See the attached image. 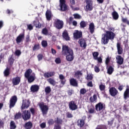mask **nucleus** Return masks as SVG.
Returning <instances> with one entry per match:
<instances>
[{"label":"nucleus","instance_id":"obj_1","mask_svg":"<svg viewBox=\"0 0 129 129\" xmlns=\"http://www.w3.org/2000/svg\"><path fill=\"white\" fill-rule=\"evenodd\" d=\"M114 28H110L109 31H106L105 33L102 34L101 38L102 44L103 45H107L109 42V40L113 41L115 38V33H114Z\"/></svg>","mask_w":129,"mask_h":129},{"label":"nucleus","instance_id":"obj_2","mask_svg":"<svg viewBox=\"0 0 129 129\" xmlns=\"http://www.w3.org/2000/svg\"><path fill=\"white\" fill-rule=\"evenodd\" d=\"M62 52L64 55H66V59L69 62H71L74 60V52L72 49L69 48L68 45H62Z\"/></svg>","mask_w":129,"mask_h":129},{"label":"nucleus","instance_id":"obj_3","mask_svg":"<svg viewBox=\"0 0 129 129\" xmlns=\"http://www.w3.org/2000/svg\"><path fill=\"white\" fill-rule=\"evenodd\" d=\"M33 71L31 69H29L26 70L24 74V77L26 79H27L28 83H32L35 81V79H36V76L35 75L34 76L31 75Z\"/></svg>","mask_w":129,"mask_h":129},{"label":"nucleus","instance_id":"obj_4","mask_svg":"<svg viewBox=\"0 0 129 129\" xmlns=\"http://www.w3.org/2000/svg\"><path fill=\"white\" fill-rule=\"evenodd\" d=\"M86 5L84 7L86 12H91L93 10V1L92 0H85Z\"/></svg>","mask_w":129,"mask_h":129},{"label":"nucleus","instance_id":"obj_5","mask_svg":"<svg viewBox=\"0 0 129 129\" xmlns=\"http://www.w3.org/2000/svg\"><path fill=\"white\" fill-rule=\"evenodd\" d=\"M39 106L42 111L43 115H46L48 113V110H49V107L47 105H45L44 102H41L39 104Z\"/></svg>","mask_w":129,"mask_h":129},{"label":"nucleus","instance_id":"obj_6","mask_svg":"<svg viewBox=\"0 0 129 129\" xmlns=\"http://www.w3.org/2000/svg\"><path fill=\"white\" fill-rule=\"evenodd\" d=\"M53 26L58 30H61L64 26V22L62 20L56 19L53 23Z\"/></svg>","mask_w":129,"mask_h":129},{"label":"nucleus","instance_id":"obj_7","mask_svg":"<svg viewBox=\"0 0 129 129\" xmlns=\"http://www.w3.org/2000/svg\"><path fill=\"white\" fill-rule=\"evenodd\" d=\"M30 104H31V102L30 101V99H24L22 100V105L21 106V109H27L30 107Z\"/></svg>","mask_w":129,"mask_h":129},{"label":"nucleus","instance_id":"obj_8","mask_svg":"<svg viewBox=\"0 0 129 129\" xmlns=\"http://www.w3.org/2000/svg\"><path fill=\"white\" fill-rule=\"evenodd\" d=\"M18 101V97L17 96L14 95L12 96L10 100V105L9 107L10 108H13L16 105L17 102Z\"/></svg>","mask_w":129,"mask_h":129},{"label":"nucleus","instance_id":"obj_9","mask_svg":"<svg viewBox=\"0 0 129 129\" xmlns=\"http://www.w3.org/2000/svg\"><path fill=\"white\" fill-rule=\"evenodd\" d=\"M59 7L61 12H66L68 6L66 5V0H59Z\"/></svg>","mask_w":129,"mask_h":129},{"label":"nucleus","instance_id":"obj_10","mask_svg":"<svg viewBox=\"0 0 129 129\" xmlns=\"http://www.w3.org/2000/svg\"><path fill=\"white\" fill-rule=\"evenodd\" d=\"M22 118L25 121L29 120L31 118V112L29 110H24L23 111Z\"/></svg>","mask_w":129,"mask_h":129},{"label":"nucleus","instance_id":"obj_11","mask_svg":"<svg viewBox=\"0 0 129 129\" xmlns=\"http://www.w3.org/2000/svg\"><path fill=\"white\" fill-rule=\"evenodd\" d=\"M82 119H79L77 121V125L79 126L80 128L81 127H83L84 126V124H85V121L86 120V116H83L82 117Z\"/></svg>","mask_w":129,"mask_h":129},{"label":"nucleus","instance_id":"obj_12","mask_svg":"<svg viewBox=\"0 0 129 129\" xmlns=\"http://www.w3.org/2000/svg\"><path fill=\"white\" fill-rule=\"evenodd\" d=\"M105 109V105L103 103L100 102L95 105V110L97 111H101Z\"/></svg>","mask_w":129,"mask_h":129},{"label":"nucleus","instance_id":"obj_13","mask_svg":"<svg viewBox=\"0 0 129 129\" xmlns=\"http://www.w3.org/2000/svg\"><path fill=\"white\" fill-rule=\"evenodd\" d=\"M110 95L112 97H115L118 94V91L115 87H112L109 90Z\"/></svg>","mask_w":129,"mask_h":129},{"label":"nucleus","instance_id":"obj_14","mask_svg":"<svg viewBox=\"0 0 129 129\" xmlns=\"http://www.w3.org/2000/svg\"><path fill=\"white\" fill-rule=\"evenodd\" d=\"M69 107L71 110H76L78 108V106L74 101H71L69 103Z\"/></svg>","mask_w":129,"mask_h":129},{"label":"nucleus","instance_id":"obj_15","mask_svg":"<svg viewBox=\"0 0 129 129\" xmlns=\"http://www.w3.org/2000/svg\"><path fill=\"white\" fill-rule=\"evenodd\" d=\"M25 38V33H21L19 34L18 36L16 38V41L17 44H20L21 42H23V40H24Z\"/></svg>","mask_w":129,"mask_h":129},{"label":"nucleus","instance_id":"obj_16","mask_svg":"<svg viewBox=\"0 0 129 129\" xmlns=\"http://www.w3.org/2000/svg\"><path fill=\"white\" fill-rule=\"evenodd\" d=\"M74 38L75 40H78V39L82 38V32L76 30V32L74 33Z\"/></svg>","mask_w":129,"mask_h":129},{"label":"nucleus","instance_id":"obj_17","mask_svg":"<svg viewBox=\"0 0 129 129\" xmlns=\"http://www.w3.org/2000/svg\"><path fill=\"white\" fill-rule=\"evenodd\" d=\"M20 83H21V77L17 76L12 79L13 85H19Z\"/></svg>","mask_w":129,"mask_h":129},{"label":"nucleus","instance_id":"obj_18","mask_svg":"<svg viewBox=\"0 0 129 129\" xmlns=\"http://www.w3.org/2000/svg\"><path fill=\"white\" fill-rule=\"evenodd\" d=\"M79 44L80 45V47L81 48H84V49H86V47H87V44H86V41L84 39H81L78 41Z\"/></svg>","mask_w":129,"mask_h":129},{"label":"nucleus","instance_id":"obj_19","mask_svg":"<svg viewBox=\"0 0 129 129\" xmlns=\"http://www.w3.org/2000/svg\"><path fill=\"white\" fill-rule=\"evenodd\" d=\"M52 12H51V10H47L45 13V16L46 18L47 21H51L52 20Z\"/></svg>","mask_w":129,"mask_h":129},{"label":"nucleus","instance_id":"obj_20","mask_svg":"<svg viewBox=\"0 0 129 129\" xmlns=\"http://www.w3.org/2000/svg\"><path fill=\"white\" fill-rule=\"evenodd\" d=\"M62 37L66 40V41H70V36L68 34V31L67 30H64L62 33Z\"/></svg>","mask_w":129,"mask_h":129},{"label":"nucleus","instance_id":"obj_21","mask_svg":"<svg viewBox=\"0 0 129 129\" xmlns=\"http://www.w3.org/2000/svg\"><path fill=\"white\" fill-rule=\"evenodd\" d=\"M117 50L118 55H121L123 53V49L121 47V45L119 42L117 43Z\"/></svg>","mask_w":129,"mask_h":129},{"label":"nucleus","instance_id":"obj_22","mask_svg":"<svg viewBox=\"0 0 129 129\" xmlns=\"http://www.w3.org/2000/svg\"><path fill=\"white\" fill-rule=\"evenodd\" d=\"M25 129H31L33 127V123L31 121H28L23 125Z\"/></svg>","mask_w":129,"mask_h":129},{"label":"nucleus","instance_id":"obj_23","mask_svg":"<svg viewBox=\"0 0 129 129\" xmlns=\"http://www.w3.org/2000/svg\"><path fill=\"white\" fill-rule=\"evenodd\" d=\"M39 89H40V87L37 85H32L30 88L32 92H37L39 91Z\"/></svg>","mask_w":129,"mask_h":129},{"label":"nucleus","instance_id":"obj_24","mask_svg":"<svg viewBox=\"0 0 129 129\" xmlns=\"http://www.w3.org/2000/svg\"><path fill=\"white\" fill-rule=\"evenodd\" d=\"M117 60V63L118 65H122L123 64V58L121 55H117L116 57Z\"/></svg>","mask_w":129,"mask_h":129},{"label":"nucleus","instance_id":"obj_25","mask_svg":"<svg viewBox=\"0 0 129 129\" xmlns=\"http://www.w3.org/2000/svg\"><path fill=\"white\" fill-rule=\"evenodd\" d=\"M89 101L91 103H95L97 102V95L94 94L93 96H91L89 98Z\"/></svg>","mask_w":129,"mask_h":129},{"label":"nucleus","instance_id":"obj_26","mask_svg":"<svg viewBox=\"0 0 129 129\" xmlns=\"http://www.w3.org/2000/svg\"><path fill=\"white\" fill-rule=\"evenodd\" d=\"M89 30L91 34H93L94 33V30H95V26H94V23H91L89 25Z\"/></svg>","mask_w":129,"mask_h":129},{"label":"nucleus","instance_id":"obj_27","mask_svg":"<svg viewBox=\"0 0 129 129\" xmlns=\"http://www.w3.org/2000/svg\"><path fill=\"white\" fill-rule=\"evenodd\" d=\"M54 75H55V72H49L44 73V77H45V78H49V77H52L54 76Z\"/></svg>","mask_w":129,"mask_h":129},{"label":"nucleus","instance_id":"obj_28","mask_svg":"<svg viewBox=\"0 0 129 129\" xmlns=\"http://www.w3.org/2000/svg\"><path fill=\"white\" fill-rule=\"evenodd\" d=\"M33 24L34 27H35V28H36L37 29H41V27H42V25L41 24L40 22H39V20L34 21L33 22Z\"/></svg>","mask_w":129,"mask_h":129},{"label":"nucleus","instance_id":"obj_29","mask_svg":"<svg viewBox=\"0 0 129 129\" xmlns=\"http://www.w3.org/2000/svg\"><path fill=\"white\" fill-rule=\"evenodd\" d=\"M70 83L72 86H78V83H77V81L74 78H72L70 80Z\"/></svg>","mask_w":129,"mask_h":129},{"label":"nucleus","instance_id":"obj_30","mask_svg":"<svg viewBox=\"0 0 129 129\" xmlns=\"http://www.w3.org/2000/svg\"><path fill=\"white\" fill-rule=\"evenodd\" d=\"M88 113H90V114L95 113V108L93 105H91L90 107L88 108Z\"/></svg>","mask_w":129,"mask_h":129},{"label":"nucleus","instance_id":"obj_31","mask_svg":"<svg viewBox=\"0 0 129 129\" xmlns=\"http://www.w3.org/2000/svg\"><path fill=\"white\" fill-rule=\"evenodd\" d=\"M47 81L51 84V85H52V86H55L56 85V81L52 78H49L47 80Z\"/></svg>","mask_w":129,"mask_h":129},{"label":"nucleus","instance_id":"obj_32","mask_svg":"<svg viewBox=\"0 0 129 129\" xmlns=\"http://www.w3.org/2000/svg\"><path fill=\"white\" fill-rule=\"evenodd\" d=\"M112 16L113 17V20H115V21L118 20V18L119 17V16L118 15V13H117L116 11H113L112 12Z\"/></svg>","mask_w":129,"mask_h":129},{"label":"nucleus","instance_id":"obj_33","mask_svg":"<svg viewBox=\"0 0 129 129\" xmlns=\"http://www.w3.org/2000/svg\"><path fill=\"white\" fill-rule=\"evenodd\" d=\"M4 74L5 77H8V76H10V75L11 74L10 68H7L4 72Z\"/></svg>","mask_w":129,"mask_h":129},{"label":"nucleus","instance_id":"obj_34","mask_svg":"<svg viewBox=\"0 0 129 129\" xmlns=\"http://www.w3.org/2000/svg\"><path fill=\"white\" fill-rule=\"evenodd\" d=\"M113 71H114V69L111 66H110L107 69V73L109 74V75H111L112 73H113Z\"/></svg>","mask_w":129,"mask_h":129},{"label":"nucleus","instance_id":"obj_35","mask_svg":"<svg viewBox=\"0 0 129 129\" xmlns=\"http://www.w3.org/2000/svg\"><path fill=\"white\" fill-rule=\"evenodd\" d=\"M17 125H16V122L15 121H11L10 123V129H16Z\"/></svg>","mask_w":129,"mask_h":129},{"label":"nucleus","instance_id":"obj_36","mask_svg":"<svg viewBox=\"0 0 129 129\" xmlns=\"http://www.w3.org/2000/svg\"><path fill=\"white\" fill-rule=\"evenodd\" d=\"M41 48V46H40V44L35 43L33 47L32 50L33 51H37L38 50H40Z\"/></svg>","mask_w":129,"mask_h":129},{"label":"nucleus","instance_id":"obj_37","mask_svg":"<svg viewBox=\"0 0 129 129\" xmlns=\"http://www.w3.org/2000/svg\"><path fill=\"white\" fill-rule=\"evenodd\" d=\"M54 122L56 124L61 125L62 124V123H63V120L61 119V118L57 117L54 120Z\"/></svg>","mask_w":129,"mask_h":129},{"label":"nucleus","instance_id":"obj_38","mask_svg":"<svg viewBox=\"0 0 129 129\" xmlns=\"http://www.w3.org/2000/svg\"><path fill=\"white\" fill-rule=\"evenodd\" d=\"M129 97V89H126L125 91L124 92V99H126Z\"/></svg>","mask_w":129,"mask_h":129},{"label":"nucleus","instance_id":"obj_39","mask_svg":"<svg viewBox=\"0 0 129 129\" xmlns=\"http://www.w3.org/2000/svg\"><path fill=\"white\" fill-rule=\"evenodd\" d=\"M87 25V23L84 21H82L80 23V28L82 29H84V28L86 27Z\"/></svg>","mask_w":129,"mask_h":129},{"label":"nucleus","instance_id":"obj_40","mask_svg":"<svg viewBox=\"0 0 129 129\" xmlns=\"http://www.w3.org/2000/svg\"><path fill=\"white\" fill-rule=\"evenodd\" d=\"M21 116H22V113H21V112H18L15 115L14 118L15 119H20V118H21Z\"/></svg>","mask_w":129,"mask_h":129},{"label":"nucleus","instance_id":"obj_41","mask_svg":"<svg viewBox=\"0 0 129 129\" xmlns=\"http://www.w3.org/2000/svg\"><path fill=\"white\" fill-rule=\"evenodd\" d=\"M92 55L94 60H96V59L98 58V56L99 55V53L97 51H95L92 53Z\"/></svg>","mask_w":129,"mask_h":129},{"label":"nucleus","instance_id":"obj_42","mask_svg":"<svg viewBox=\"0 0 129 129\" xmlns=\"http://www.w3.org/2000/svg\"><path fill=\"white\" fill-rule=\"evenodd\" d=\"M8 62L11 66L14 64V62H15V59L13 58V55H11V56L8 59Z\"/></svg>","mask_w":129,"mask_h":129},{"label":"nucleus","instance_id":"obj_43","mask_svg":"<svg viewBox=\"0 0 129 129\" xmlns=\"http://www.w3.org/2000/svg\"><path fill=\"white\" fill-rule=\"evenodd\" d=\"M95 129H107V127L104 124H101L98 125Z\"/></svg>","mask_w":129,"mask_h":129},{"label":"nucleus","instance_id":"obj_44","mask_svg":"<svg viewBox=\"0 0 129 129\" xmlns=\"http://www.w3.org/2000/svg\"><path fill=\"white\" fill-rule=\"evenodd\" d=\"M87 92V91L86 90V89L85 88H82L81 89L80 91V94H82V95H84L85 93Z\"/></svg>","mask_w":129,"mask_h":129},{"label":"nucleus","instance_id":"obj_45","mask_svg":"<svg viewBox=\"0 0 129 129\" xmlns=\"http://www.w3.org/2000/svg\"><path fill=\"white\" fill-rule=\"evenodd\" d=\"M41 45L42 47H44V48H46L48 46V42L46 40H43L41 42Z\"/></svg>","mask_w":129,"mask_h":129},{"label":"nucleus","instance_id":"obj_46","mask_svg":"<svg viewBox=\"0 0 129 129\" xmlns=\"http://www.w3.org/2000/svg\"><path fill=\"white\" fill-rule=\"evenodd\" d=\"M48 29H47V28H45L42 29V33L43 34V35L47 36V35H48Z\"/></svg>","mask_w":129,"mask_h":129},{"label":"nucleus","instance_id":"obj_47","mask_svg":"<svg viewBox=\"0 0 129 129\" xmlns=\"http://www.w3.org/2000/svg\"><path fill=\"white\" fill-rule=\"evenodd\" d=\"M66 116L68 118H72L73 117V114L70 112H67L66 113Z\"/></svg>","mask_w":129,"mask_h":129},{"label":"nucleus","instance_id":"obj_48","mask_svg":"<svg viewBox=\"0 0 129 129\" xmlns=\"http://www.w3.org/2000/svg\"><path fill=\"white\" fill-rule=\"evenodd\" d=\"M99 89L101 91H104L105 90V85L101 84L99 85Z\"/></svg>","mask_w":129,"mask_h":129},{"label":"nucleus","instance_id":"obj_49","mask_svg":"<svg viewBox=\"0 0 129 129\" xmlns=\"http://www.w3.org/2000/svg\"><path fill=\"white\" fill-rule=\"evenodd\" d=\"M45 93H50V92H51V88L49 86L46 87L45 88Z\"/></svg>","mask_w":129,"mask_h":129},{"label":"nucleus","instance_id":"obj_50","mask_svg":"<svg viewBox=\"0 0 129 129\" xmlns=\"http://www.w3.org/2000/svg\"><path fill=\"white\" fill-rule=\"evenodd\" d=\"M121 21L123 23H125V24H127L129 26V21L127 20V19L122 18Z\"/></svg>","mask_w":129,"mask_h":129},{"label":"nucleus","instance_id":"obj_51","mask_svg":"<svg viewBox=\"0 0 129 129\" xmlns=\"http://www.w3.org/2000/svg\"><path fill=\"white\" fill-rule=\"evenodd\" d=\"M54 120L53 119H49L48 120L47 123L49 125H52V124L54 123Z\"/></svg>","mask_w":129,"mask_h":129},{"label":"nucleus","instance_id":"obj_52","mask_svg":"<svg viewBox=\"0 0 129 129\" xmlns=\"http://www.w3.org/2000/svg\"><path fill=\"white\" fill-rule=\"evenodd\" d=\"M82 73L81 72V71H77L75 73V76H76V77H78L79 76H82Z\"/></svg>","mask_w":129,"mask_h":129},{"label":"nucleus","instance_id":"obj_53","mask_svg":"<svg viewBox=\"0 0 129 129\" xmlns=\"http://www.w3.org/2000/svg\"><path fill=\"white\" fill-rule=\"evenodd\" d=\"M86 79H87V80H92V79H93V76L91 75L88 74L87 77H86Z\"/></svg>","mask_w":129,"mask_h":129},{"label":"nucleus","instance_id":"obj_54","mask_svg":"<svg viewBox=\"0 0 129 129\" xmlns=\"http://www.w3.org/2000/svg\"><path fill=\"white\" fill-rule=\"evenodd\" d=\"M94 71L96 72V73H98L100 72V69H99V67H97V66H95L94 67Z\"/></svg>","mask_w":129,"mask_h":129},{"label":"nucleus","instance_id":"obj_55","mask_svg":"<svg viewBox=\"0 0 129 129\" xmlns=\"http://www.w3.org/2000/svg\"><path fill=\"white\" fill-rule=\"evenodd\" d=\"M110 59L111 58L109 57V56H108L106 59H105V64L106 65H108V64H109L110 62Z\"/></svg>","mask_w":129,"mask_h":129},{"label":"nucleus","instance_id":"obj_56","mask_svg":"<svg viewBox=\"0 0 129 129\" xmlns=\"http://www.w3.org/2000/svg\"><path fill=\"white\" fill-rule=\"evenodd\" d=\"M55 62L56 64H60L61 63V58L60 57H57L55 59Z\"/></svg>","mask_w":129,"mask_h":129},{"label":"nucleus","instance_id":"obj_57","mask_svg":"<svg viewBox=\"0 0 129 129\" xmlns=\"http://www.w3.org/2000/svg\"><path fill=\"white\" fill-rule=\"evenodd\" d=\"M30 111L32 115H34L36 112V110L35 109V108H31L30 109Z\"/></svg>","mask_w":129,"mask_h":129},{"label":"nucleus","instance_id":"obj_58","mask_svg":"<svg viewBox=\"0 0 129 129\" xmlns=\"http://www.w3.org/2000/svg\"><path fill=\"white\" fill-rule=\"evenodd\" d=\"M74 19H81V16L78 14H74Z\"/></svg>","mask_w":129,"mask_h":129},{"label":"nucleus","instance_id":"obj_59","mask_svg":"<svg viewBox=\"0 0 129 129\" xmlns=\"http://www.w3.org/2000/svg\"><path fill=\"white\" fill-rule=\"evenodd\" d=\"M27 29H28L29 31H32V30H33V27L32 24H27Z\"/></svg>","mask_w":129,"mask_h":129},{"label":"nucleus","instance_id":"obj_60","mask_svg":"<svg viewBox=\"0 0 129 129\" xmlns=\"http://www.w3.org/2000/svg\"><path fill=\"white\" fill-rule=\"evenodd\" d=\"M53 129H61V125L58 124H55Z\"/></svg>","mask_w":129,"mask_h":129},{"label":"nucleus","instance_id":"obj_61","mask_svg":"<svg viewBox=\"0 0 129 129\" xmlns=\"http://www.w3.org/2000/svg\"><path fill=\"white\" fill-rule=\"evenodd\" d=\"M25 41L26 43H29V42H31V39H30V35H27L26 37Z\"/></svg>","mask_w":129,"mask_h":129},{"label":"nucleus","instance_id":"obj_62","mask_svg":"<svg viewBox=\"0 0 129 129\" xmlns=\"http://www.w3.org/2000/svg\"><path fill=\"white\" fill-rule=\"evenodd\" d=\"M21 54V50H17L15 51V55L16 56H20Z\"/></svg>","mask_w":129,"mask_h":129},{"label":"nucleus","instance_id":"obj_63","mask_svg":"<svg viewBox=\"0 0 129 129\" xmlns=\"http://www.w3.org/2000/svg\"><path fill=\"white\" fill-rule=\"evenodd\" d=\"M40 126L41 128H45L46 127V123L42 122L40 124Z\"/></svg>","mask_w":129,"mask_h":129},{"label":"nucleus","instance_id":"obj_64","mask_svg":"<svg viewBox=\"0 0 129 129\" xmlns=\"http://www.w3.org/2000/svg\"><path fill=\"white\" fill-rule=\"evenodd\" d=\"M95 60H97L98 63H102V58L101 57H97L96 59Z\"/></svg>","mask_w":129,"mask_h":129}]
</instances>
